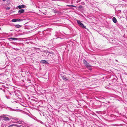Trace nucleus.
I'll use <instances>...</instances> for the list:
<instances>
[{
    "label": "nucleus",
    "instance_id": "1",
    "mask_svg": "<svg viewBox=\"0 0 127 127\" xmlns=\"http://www.w3.org/2000/svg\"><path fill=\"white\" fill-rule=\"evenodd\" d=\"M83 62L84 64L85 65V66L88 69L90 70H92V66L90 65L85 60H83Z\"/></svg>",
    "mask_w": 127,
    "mask_h": 127
},
{
    "label": "nucleus",
    "instance_id": "2",
    "mask_svg": "<svg viewBox=\"0 0 127 127\" xmlns=\"http://www.w3.org/2000/svg\"><path fill=\"white\" fill-rule=\"evenodd\" d=\"M5 116H7V115H2L0 116V119L5 121H9L10 120L9 118Z\"/></svg>",
    "mask_w": 127,
    "mask_h": 127
},
{
    "label": "nucleus",
    "instance_id": "3",
    "mask_svg": "<svg viewBox=\"0 0 127 127\" xmlns=\"http://www.w3.org/2000/svg\"><path fill=\"white\" fill-rule=\"evenodd\" d=\"M77 21V23L81 27H82L84 29H86V27L79 20H76Z\"/></svg>",
    "mask_w": 127,
    "mask_h": 127
},
{
    "label": "nucleus",
    "instance_id": "4",
    "mask_svg": "<svg viewBox=\"0 0 127 127\" xmlns=\"http://www.w3.org/2000/svg\"><path fill=\"white\" fill-rule=\"evenodd\" d=\"M12 122L13 123L21 124L23 125H24L25 124L23 121L20 120H19L17 122H13V121H12Z\"/></svg>",
    "mask_w": 127,
    "mask_h": 127
},
{
    "label": "nucleus",
    "instance_id": "5",
    "mask_svg": "<svg viewBox=\"0 0 127 127\" xmlns=\"http://www.w3.org/2000/svg\"><path fill=\"white\" fill-rule=\"evenodd\" d=\"M14 126L18 127H19V125L16 124H12L9 126L8 127H11Z\"/></svg>",
    "mask_w": 127,
    "mask_h": 127
},
{
    "label": "nucleus",
    "instance_id": "6",
    "mask_svg": "<svg viewBox=\"0 0 127 127\" xmlns=\"http://www.w3.org/2000/svg\"><path fill=\"white\" fill-rule=\"evenodd\" d=\"M12 39L13 40H18V38H8V39L9 40H10V39Z\"/></svg>",
    "mask_w": 127,
    "mask_h": 127
},
{
    "label": "nucleus",
    "instance_id": "7",
    "mask_svg": "<svg viewBox=\"0 0 127 127\" xmlns=\"http://www.w3.org/2000/svg\"><path fill=\"white\" fill-rule=\"evenodd\" d=\"M25 5H19L17 6V7L19 9H21L24 7Z\"/></svg>",
    "mask_w": 127,
    "mask_h": 127
},
{
    "label": "nucleus",
    "instance_id": "8",
    "mask_svg": "<svg viewBox=\"0 0 127 127\" xmlns=\"http://www.w3.org/2000/svg\"><path fill=\"white\" fill-rule=\"evenodd\" d=\"M62 78L65 81H67L68 80V79H67V78L65 77L64 76H62Z\"/></svg>",
    "mask_w": 127,
    "mask_h": 127
},
{
    "label": "nucleus",
    "instance_id": "9",
    "mask_svg": "<svg viewBox=\"0 0 127 127\" xmlns=\"http://www.w3.org/2000/svg\"><path fill=\"white\" fill-rule=\"evenodd\" d=\"M112 20L113 22L115 23H116L117 22V20L116 18L115 17H113V18Z\"/></svg>",
    "mask_w": 127,
    "mask_h": 127
},
{
    "label": "nucleus",
    "instance_id": "10",
    "mask_svg": "<svg viewBox=\"0 0 127 127\" xmlns=\"http://www.w3.org/2000/svg\"><path fill=\"white\" fill-rule=\"evenodd\" d=\"M24 10L23 9H21L18 11V13H24Z\"/></svg>",
    "mask_w": 127,
    "mask_h": 127
},
{
    "label": "nucleus",
    "instance_id": "11",
    "mask_svg": "<svg viewBox=\"0 0 127 127\" xmlns=\"http://www.w3.org/2000/svg\"><path fill=\"white\" fill-rule=\"evenodd\" d=\"M40 62L43 64L46 63H47L46 61L45 60L41 61Z\"/></svg>",
    "mask_w": 127,
    "mask_h": 127
},
{
    "label": "nucleus",
    "instance_id": "12",
    "mask_svg": "<svg viewBox=\"0 0 127 127\" xmlns=\"http://www.w3.org/2000/svg\"><path fill=\"white\" fill-rule=\"evenodd\" d=\"M44 52H46V53H50V54L53 53V52H50L48 51H44Z\"/></svg>",
    "mask_w": 127,
    "mask_h": 127
},
{
    "label": "nucleus",
    "instance_id": "13",
    "mask_svg": "<svg viewBox=\"0 0 127 127\" xmlns=\"http://www.w3.org/2000/svg\"><path fill=\"white\" fill-rule=\"evenodd\" d=\"M66 6H68V7H71V6H72V7H76V6H75L74 5H66Z\"/></svg>",
    "mask_w": 127,
    "mask_h": 127
},
{
    "label": "nucleus",
    "instance_id": "14",
    "mask_svg": "<svg viewBox=\"0 0 127 127\" xmlns=\"http://www.w3.org/2000/svg\"><path fill=\"white\" fill-rule=\"evenodd\" d=\"M12 119L14 120H15L16 121H18V118H12Z\"/></svg>",
    "mask_w": 127,
    "mask_h": 127
},
{
    "label": "nucleus",
    "instance_id": "15",
    "mask_svg": "<svg viewBox=\"0 0 127 127\" xmlns=\"http://www.w3.org/2000/svg\"><path fill=\"white\" fill-rule=\"evenodd\" d=\"M21 27V26L19 25H15V27L17 28H19Z\"/></svg>",
    "mask_w": 127,
    "mask_h": 127
},
{
    "label": "nucleus",
    "instance_id": "16",
    "mask_svg": "<svg viewBox=\"0 0 127 127\" xmlns=\"http://www.w3.org/2000/svg\"><path fill=\"white\" fill-rule=\"evenodd\" d=\"M12 22H17L16 19H13L12 20Z\"/></svg>",
    "mask_w": 127,
    "mask_h": 127
},
{
    "label": "nucleus",
    "instance_id": "17",
    "mask_svg": "<svg viewBox=\"0 0 127 127\" xmlns=\"http://www.w3.org/2000/svg\"><path fill=\"white\" fill-rule=\"evenodd\" d=\"M17 22H20L22 21V19H17Z\"/></svg>",
    "mask_w": 127,
    "mask_h": 127
},
{
    "label": "nucleus",
    "instance_id": "18",
    "mask_svg": "<svg viewBox=\"0 0 127 127\" xmlns=\"http://www.w3.org/2000/svg\"><path fill=\"white\" fill-rule=\"evenodd\" d=\"M39 122H40L41 124H44V123L43 122L41 121H40Z\"/></svg>",
    "mask_w": 127,
    "mask_h": 127
},
{
    "label": "nucleus",
    "instance_id": "19",
    "mask_svg": "<svg viewBox=\"0 0 127 127\" xmlns=\"http://www.w3.org/2000/svg\"><path fill=\"white\" fill-rule=\"evenodd\" d=\"M34 120H36L37 121H39V120H38L37 119H36V118H34L33 119Z\"/></svg>",
    "mask_w": 127,
    "mask_h": 127
},
{
    "label": "nucleus",
    "instance_id": "20",
    "mask_svg": "<svg viewBox=\"0 0 127 127\" xmlns=\"http://www.w3.org/2000/svg\"><path fill=\"white\" fill-rule=\"evenodd\" d=\"M10 9V7H7L6 9L7 10H9Z\"/></svg>",
    "mask_w": 127,
    "mask_h": 127
},
{
    "label": "nucleus",
    "instance_id": "21",
    "mask_svg": "<svg viewBox=\"0 0 127 127\" xmlns=\"http://www.w3.org/2000/svg\"><path fill=\"white\" fill-rule=\"evenodd\" d=\"M6 0H2V1H5Z\"/></svg>",
    "mask_w": 127,
    "mask_h": 127
},
{
    "label": "nucleus",
    "instance_id": "22",
    "mask_svg": "<svg viewBox=\"0 0 127 127\" xmlns=\"http://www.w3.org/2000/svg\"><path fill=\"white\" fill-rule=\"evenodd\" d=\"M14 49H15V50L16 49L15 48H13Z\"/></svg>",
    "mask_w": 127,
    "mask_h": 127
},
{
    "label": "nucleus",
    "instance_id": "23",
    "mask_svg": "<svg viewBox=\"0 0 127 127\" xmlns=\"http://www.w3.org/2000/svg\"><path fill=\"white\" fill-rule=\"evenodd\" d=\"M116 61H117V60H116Z\"/></svg>",
    "mask_w": 127,
    "mask_h": 127
}]
</instances>
